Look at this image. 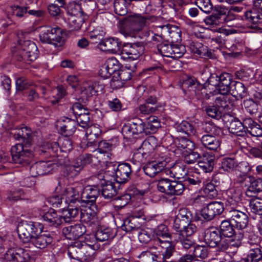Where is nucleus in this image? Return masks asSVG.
I'll return each instance as SVG.
<instances>
[{"mask_svg": "<svg viewBox=\"0 0 262 262\" xmlns=\"http://www.w3.org/2000/svg\"><path fill=\"white\" fill-rule=\"evenodd\" d=\"M226 206L230 209H238L242 204V193L241 190L231 188L227 191Z\"/></svg>", "mask_w": 262, "mask_h": 262, "instance_id": "nucleus-16", "label": "nucleus"}, {"mask_svg": "<svg viewBox=\"0 0 262 262\" xmlns=\"http://www.w3.org/2000/svg\"><path fill=\"white\" fill-rule=\"evenodd\" d=\"M219 93L227 94L230 90V84L232 81V76L228 73H223L219 76Z\"/></svg>", "mask_w": 262, "mask_h": 262, "instance_id": "nucleus-30", "label": "nucleus"}, {"mask_svg": "<svg viewBox=\"0 0 262 262\" xmlns=\"http://www.w3.org/2000/svg\"><path fill=\"white\" fill-rule=\"evenodd\" d=\"M229 219L223 221L220 226L219 232L221 235L231 238L235 233L234 225Z\"/></svg>", "mask_w": 262, "mask_h": 262, "instance_id": "nucleus-36", "label": "nucleus"}, {"mask_svg": "<svg viewBox=\"0 0 262 262\" xmlns=\"http://www.w3.org/2000/svg\"><path fill=\"white\" fill-rule=\"evenodd\" d=\"M207 206L214 216L221 214L224 209L223 203L221 202H212Z\"/></svg>", "mask_w": 262, "mask_h": 262, "instance_id": "nucleus-62", "label": "nucleus"}, {"mask_svg": "<svg viewBox=\"0 0 262 262\" xmlns=\"http://www.w3.org/2000/svg\"><path fill=\"white\" fill-rule=\"evenodd\" d=\"M182 155L184 157V161L187 164L194 163L200 158V155L193 150L190 151H186Z\"/></svg>", "mask_w": 262, "mask_h": 262, "instance_id": "nucleus-64", "label": "nucleus"}, {"mask_svg": "<svg viewBox=\"0 0 262 262\" xmlns=\"http://www.w3.org/2000/svg\"><path fill=\"white\" fill-rule=\"evenodd\" d=\"M55 167V164L51 161H39L32 164L30 166V174L32 177L48 174L52 171Z\"/></svg>", "mask_w": 262, "mask_h": 262, "instance_id": "nucleus-13", "label": "nucleus"}, {"mask_svg": "<svg viewBox=\"0 0 262 262\" xmlns=\"http://www.w3.org/2000/svg\"><path fill=\"white\" fill-rule=\"evenodd\" d=\"M145 124L139 118H135L125 123L122 126V132L124 136L130 138L134 135L145 134Z\"/></svg>", "mask_w": 262, "mask_h": 262, "instance_id": "nucleus-10", "label": "nucleus"}, {"mask_svg": "<svg viewBox=\"0 0 262 262\" xmlns=\"http://www.w3.org/2000/svg\"><path fill=\"white\" fill-rule=\"evenodd\" d=\"M246 131L253 137H259L262 136V128L251 118H245L244 120Z\"/></svg>", "mask_w": 262, "mask_h": 262, "instance_id": "nucleus-31", "label": "nucleus"}, {"mask_svg": "<svg viewBox=\"0 0 262 262\" xmlns=\"http://www.w3.org/2000/svg\"><path fill=\"white\" fill-rule=\"evenodd\" d=\"M85 18L83 15L70 16L67 18L68 24L69 28L71 30H79L83 23H84Z\"/></svg>", "mask_w": 262, "mask_h": 262, "instance_id": "nucleus-44", "label": "nucleus"}, {"mask_svg": "<svg viewBox=\"0 0 262 262\" xmlns=\"http://www.w3.org/2000/svg\"><path fill=\"white\" fill-rule=\"evenodd\" d=\"M235 100L231 95L228 94H221L216 98L215 103L216 105L226 111L230 110L235 104Z\"/></svg>", "mask_w": 262, "mask_h": 262, "instance_id": "nucleus-27", "label": "nucleus"}, {"mask_svg": "<svg viewBox=\"0 0 262 262\" xmlns=\"http://www.w3.org/2000/svg\"><path fill=\"white\" fill-rule=\"evenodd\" d=\"M42 42L53 45L55 47H61L64 42L62 30L59 27H45L39 34Z\"/></svg>", "mask_w": 262, "mask_h": 262, "instance_id": "nucleus-6", "label": "nucleus"}, {"mask_svg": "<svg viewBox=\"0 0 262 262\" xmlns=\"http://www.w3.org/2000/svg\"><path fill=\"white\" fill-rule=\"evenodd\" d=\"M149 19V17L140 14L129 15L124 20L121 32L126 37H135L147 25Z\"/></svg>", "mask_w": 262, "mask_h": 262, "instance_id": "nucleus-5", "label": "nucleus"}, {"mask_svg": "<svg viewBox=\"0 0 262 262\" xmlns=\"http://www.w3.org/2000/svg\"><path fill=\"white\" fill-rule=\"evenodd\" d=\"M227 215L235 228L243 230L247 227L249 217L247 213L238 209H230Z\"/></svg>", "mask_w": 262, "mask_h": 262, "instance_id": "nucleus-11", "label": "nucleus"}, {"mask_svg": "<svg viewBox=\"0 0 262 262\" xmlns=\"http://www.w3.org/2000/svg\"><path fill=\"white\" fill-rule=\"evenodd\" d=\"M96 85V83H94L92 82L84 83L81 92L82 95L89 98L95 95L97 92V90L95 89Z\"/></svg>", "mask_w": 262, "mask_h": 262, "instance_id": "nucleus-56", "label": "nucleus"}, {"mask_svg": "<svg viewBox=\"0 0 262 262\" xmlns=\"http://www.w3.org/2000/svg\"><path fill=\"white\" fill-rule=\"evenodd\" d=\"M262 260V251L260 247L256 245L251 248L247 257L242 259V262H259Z\"/></svg>", "mask_w": 262, "mask_h": 262, "instance_id": "nucleus-34", "label": "nucleus"}, {"mask_svg": "<svg viewBox=\"0 0 262 262\" xmlns=\"http://www.w3.org/2000/svg\"><path fill=\"white\" fill-rule=\"evenodd\" d=\"M156 31L157 33H154L151 36V38L153 41L156 42L161 41L166 35H169L171 38L174 37V35L178 36V37H180V34L178 32L174 33L171 30V28L169 27V25H163L157 26L156 27Z\"/></svg>", "mask_w": 262, "mask_h": 262, "instance_id": "nucleus-21", "label": "nucleus"}, {"mask_svg": "<svg viewBox=\"0 0 262 262\" xmlns=\"http://www.w3.org/2000/svg\"><path fill=\"white\" fill-rule=\"evenodd\" d=\"M105 184L100 180V185L102 186V195L106 199H111L117 193V189L114 183L106 181L103 180Z\"/></svg>", "mask_w": 262, "mask_h": 262, "instance_id": "nucleus-28", "label": "nucleus"}, {"mask_svg": "<svg viewBox=\"0 0 262 262\" xmlns=\"http://www.w3.org/2000/svg\"><path fill=\"white\" fill-rule=\"evenodd\" d=\"M245 194L246 196L251 197L252 194H255L262 191V179L256 178L250 176V183Z\"/></svg>", "mask_w": 262, "mask_h": 262, "instance_id": "nucleus-29", "label": "nucleus"}, {"mask_svg": "<svg viewBox=\"0 0 262 262\" xmlns=\"http://www.w3.org/2000/svg\"><path fill=\"white\" fill-rule=\"evenodd\" d=\"M39 51L36 44L31 41H25L19 49L15 58L19 61H32L38 56Z\"/></svg>", "mask_w": 262, "mask_h": 262, "instance_id": "nucleus-8", "label": "nucleus"}, {"mask_svg": "<svg viewBox=\"0 0 262 262\" xmlns=\"http://www.w3.org/2000/svg\"><path fill=\"white\" fill-rule=\"evenodd\" d=\"M94 245H91L84 243L82 246V253H81V259L80 262H90L93 260L94 254Z\"/></svg>", "mask_w": 262, "mask_h": 262, "instance_id": "nucleus-42", "label": "nucleus"}, {"mask_svg": "<svg viewBox=\"0 0 262 262\" xmlns=\"http://www.w3.org/2000/svg\"><path fill=\"white\" fill-rule=\"evenodd\" d=\"M84 209H80V218L81 222L85 223L94 222L96 217V212L94 210L95 207L91 205H84Z\"/></svg>", "mask_w": 262, "mask_h": 262, "instance_id": "nucleus-32", "label": "nucleus"}, {"mask_svg": "<svg viewBox=\"0 0 262 262\" xmlns=\"http://www.w3.org/2000/svg\"><path fill=\"white\" fill-rule=\"evenodd\" d=\"M82 245L79 242H76L74 244L71 245L68 249V254L69 257L80 261L81 259L80 257Z\"/></svg>", "mask_w": 262, "mask_h": 262, "instance_id": "nucleus-39", "label": "nucleus"}, {"mask_svg": "<svg viewBox=\"0 0 262 262\" xmlns=\"http://www.w3.org/2000/svg\"><path fill=\"white\" fill-rule=\"evenodd\" d=\"M119 143V141L116 138L108 141H102L99 143L97 150L101 154L105 153L115 148Z\"/></svg>", "mask_w": 262, "mask_h": 262, "instance_id": "nucleus-40", "label": "nucleus"}, {"mask_svg": "<svg viewBox=\"0 0 262 262\" xmlns=\"http://www.w3.org/2000/svg\"><path fill=\"white\" fill-rule=\"evenodd\" d=\"M177 147L183 154L186 151H190L194 149L195 145L193 142L186 138H181L177 143Z\"/></svg>", "mask_w": 262, "mask_h": 262, "instance_id": "nucleus-41", "label": "nucleus"}, {"mask_svg": "<svg viewBox=\"0 0 262 262\" xmlns=\"http://www.w3.org/2000/svg\"><path fill=\"white\" fill-rule=\"evenodd\" d=\"M136 69L135 64H134L132 66L126 64L122 70L120 71L119 74L120 78L123 81H128L132 77V72H133Z\"/></svg>", "mask_w": 262, "mask_h": 262, "instance_id": "nucleus-57", "label": "nucleus"}, {"mask_svg": "<svg viewBox=\"0 0 262 262\" xmlns=\"http://www.w3.org/2000/svg\"><path fill=\"white\" fill-rule=\"evenodd\" d=\"M98 46L101 50L117 53L120 49L121 42L118 38L110 37L99 42Z\"/></svg>", "mask_w": 262, "mask_h": 262, "instance_id": "nucleus-19", "label": "nucleus"}, {"mask_svg": "<svg viewBox=\"0 0 262 262\" xmlns=\"http://www.w3.org/2000/svg\"><path fill=\"white\" fill-rule=\"evenodd\" d=\"M86 232L85 227L81 224L70 226L63 229V233L67 238L75 240Z\"/></svg>", "mask_w": 262, "mask_h": 262, "instance_id": "nucleus-22", "label": "nucleus"}, {"mask_svg": "<svg viewBox=\"0 0 262 262\" xmlns=\"http://www.w3.org/2000/svg\"><path fill=\"white\" fill-rule=\"evenodd\" d=\"M15 138L21 140L22 143H18L11 149V156L14 163L23 165H27L32 157L31 151L28 149L32 142L31 130L27 127L18 130Z\"/></svg>", "mask_w": 262, "mask_h": 262, "instance_id": "nucleus-2", "label": "nucleus"}, {"mask_svg": "<svg viewBox=\"0 0 262 262\" xmlns=\"http://www.w3.org/2000/svg\"><path fill=\"white\" fill-rule=\"evenodd\" d=\"M177 130L188 136H195L196 130L192 124L187 121H183L177 126Z\"/></svg>", "mask_w": 262, "mask_h": 262, "instance_id": "nucleus-46", "label": "nucleus"}, {"mask_svg": "<svg viewBox=\"0 0 262 262\" xmlns=\"http://www.w3.org/2000/svg\"><path fill=\"white\" fill-rule=\"evenodd\" d=\"M79 207L77 206L71 207L69 205L67 209L63 210L62 215L58 214L55 210L51 209L46 212L42 216V218L48 225L57 227L63 223V221L70 223L78 219Z\"/></svg>", "mask_w": 262, "mask_h": 262, "instance_id": "nucleus-4", "label": "nucleus"}, {"mask_svg": "<svg viewBox=\"0 0 262 262\" xmlns=\"http://www.w3.org/2000/svg\"><path fill=\"white\" fill-rule=\"evenodd\" d=\"M202 129L206 133L214 136H219L222 133L221 128L211 122H205L202 124Z\"/></svg>", "mask_w": 262, "mask_h": 262, "instance_id": "nucleus-47", "label": "nucleus"}, {"mask_svg": "<svg viewBox=\"0 0 262 262\" xmlns=\"http://www.w3.org/2000/svg\"><path fill=\"white\" fill-rule=\"evenodd\" d=\"M219 107L216 104L208 105L205 107V111L209 117L219 119L222 116V113Z\"/></svg>", "mask_w": 262, "mask_h": 262, "instance_id": "nucleus-61", "label": "nucleus"}, {"mask_svg": "<svg viewBox=\"0 0 262 262\" xmlns=\"http://www.w3.org/2000/svg\"><path fill=\"white\" fill-rule=\"evenodd\" d=\"M114 237V235L110 228L99 229L95 233L96 239L100 242H104Z\"/></svg>", "mask_w": 262, "mask_h": 262, "instance_id": "nucleus-51", "label": "nucleus"}, {"mask_svg": "<svg viewBox=\"0 0 262 262\" xmlns=\"http://www.w3.org/2000/svg\"><path fill=\"white\" fill-rule=\"evenodd\" d=\"M93 158L94 157L91 155H81L76 158L72 164L81 171L85 165L92 161Z\"/></svg>", "mask_w": 262, "mask_h": 262, "instance_id": "nucleus-45", "label": "nucleus"}, {"mask_svg": "<svg viewBox=\"0 0 262 262\" xmlns=\"http://www.w3.org/2000/svg\"><path fill=\"white\" fill-rule=\"evenodd\" d=\"M231 91V95L235 100L242 99L247 94V89L244 84L240 82H235Z\"/></svg>", "mask_w": 262, "mask_h": 262, "instance_id": "nucleus-37", "label": "nucleus"}, {"mask_svg": "<svg viewBox=\"0 0 262 262\" xmlns=\"http://www.w3.org/2000/svg\"><path fill=\"white\" fill-rule=\"evenodd\" d=\"M30 255L28 252L21 248H16L15 262H28Z\"/></svg>", "mask_w": 262, "mask_h": 262, "instance_id": "nucleus-60", "label": "nucleus"}, {"mask_svg": "<svg viewBox=\"0 0 262 262\" xmlns=\"http://www.w3.org/2000/svg\"><path fill=\"white\" fill-rule=\"evenodd\" d=\"M17 231L23 243H31L38 249H44L52 242V237L49 233L37 235V229L32 222H21L17 227Z\"/></svg>", "mask_w": 262, "mask_h": 262, "instance_id": "nucleus-1", "label": "nucleus"}, {"mask_svg": "<svg viewBox=\"0 0 262 262\" xmlns=\"http://www.w3.org/2000/svg\"><path fill=\"white\" fill-rule=\"evenodd\" d=\"M99 185H88L81 191L82 203L83 205H91L96 209L95 204L96 198L99 194Z\"/></svg>", "mask_w": 262, "mask_h": 262, "instance_id": "nucleus-14", "label": "nucleus"}, {"mask_svg": "<svg viewBox=\"0 0 262 262\" xmlns=\"http://www.w3.org/2000/svg\"><path fill=\"white\" fill-rule=\"evenodd\" d=\"M101 134V129L96 125H91L86 128L85 136L88 146H96L98 143V138Z\"/></svg>", "mask_w": 262, "mask_h": 262, "instance_id": "nucleus-25", "label": "nucleus"}, {"mask_svg": "<svg viewBox=\"0 0 262 262\" xmlns=\"http://www.w3.org/2000/svg\"><path fill=\"white\" fill-rule=\"evenodd\" d=\"M77 122L73 119L69 118H65L58 122V126L60 127L61 133L64 136H71L75 133Z\"/></svg>", "mask_w": 262, "mask_h": 262, "instance_id": "nucleus-24", "label": "nucleus"}, {"mask_svg": "<svg viewBox=\"0 0 262 262\" xmlns=\"http://www.w3.org/2000/svg\"><path fill=\"white\" fill-rule=\"evenodd\" d=\"M168 171L172 174L173 177L177 179L184 178L187 174V171L183 165H174L170 170H168Z\"/></svg>", "mask_w": 262, "mask_h": 262, "instance_id": "nucleus-59", "label": "nucleus"}, {"mask_svg": "<svg viewBox=\"0 0 262 262\" xmlns=\"http://www.w3.org/2000/svg\"><path fill=\"white\" fill-rule=\"evenodd\" d=\"M174 245L171 241V236L169 237H155L154 244L148 247L146 251H142L138 258L142 262H148L159 256H164L166 252L173 254Z\"/></svg>", "mask_w": 262, "mask_h": 262, "instance_id": "nucleus-3", "label": "nucleus"}, {"mask_svg": "<svg viewBox=\"0 0 262 262\" xmlns=\"http://www.w3.org/2000/svg\"><path fill=\"white\" fill-rule=\"evenodd\" d=\"M66 10L68 17L83 15L80 6L75 2L69 3Z\"/></svg>", "mask_w": 262, "mask_h": 262, "instance_id": "nucleus-53", "label": "nucleus"}, {"mask_svg": "<svg viewBox=\"0 0 262 262\" xmlns=\"http://www.w3.org/2000/svg\"><path fill=\"white\" fill-rule=\"evenodd\" d=\"M167 164L166 159L147 162L143 167L145 173L150 177H154L164 169Z\"/></svg>", "mask_w": 262, "mask_h": 262, "instance_id": "nucleus-17", "label": "nucleus"}, {"mask_svg": "<svg viewBox=\"0 0 262 262\" xmlns=\"http://www.w3.org/2000/svg\"><path fill=\"white\" fill-rule=\"evenodd\" d=\"M194 170V171H190L188 172L187 178H185V181L190 185H200L203 181V178L200 171H198L196 169Z\"/></svg>", "mask_w": 262, "mask_h": 262, "instance_id": "nucleus-43", "label": "nucleus"}, {"mask_svg": "<svg viewBox=\"0 0 262 262\" xmlns=\"http://www.w3.org/2000/svg\"><path fill=\"white\" fill-rule=\"evenodd\" d=\"M88 35L93 43L102 41L105 32L104 29L100 26H96L95 23L91 24L87 28Z\"/></svg>", "mask_w": 262, "mask_h": 262, "instance_id": "nucleus-23", "label": "nucleus"}, {"mask_svg": "<svg viewBox=\"0 0 262 262\" xmlns=\"http://www.w3.org/2000/svg\"><path fill=\"white\" fill-rule=\"evenodd\" d=\"M201 142L203 145L209 150H216L220 145L219 140L212 135L203 136L201 138Z\"/></svg>", "mask_w": 262, "mask_h": 262, "instance_id": "nucleus-35", "label": "nucleus"}, {"mask_svg": "<svg viewBox=\"0 0 262 262\" xmlns=\"http://www.w3.org/2000/svg\"><path fill=\"white\" fill-rule=\"evenodd\" d=\"M144 47L140 43L125 45L121 52V57L124 60L137 59L143 53Z\"/></svg>", "mask_w": 262, "mask_h": 262, "instance_id": "nucleus-15", "label": "nucleus"}, {"mask_svg": "<svg viewBox=\"0 0 262 262\" xmlns=\"http://www.w3.org/2000/svg\"><path fill=\"white\" fill-rule=\"evenodd\" d=\"M243 106L246 111L251 115L257 113L259 109V104L252 99L245 100Z\"/></svg>", "mask_w": 262, "mask_h": 262, "instance_id": "nucleus-50", "label": "nucleus"}, {"mask_svg": "<svg viewBox=\"0 0 262 262\" xmlns=\"http://www.w3.org/2000/svg\"><path fill=\"white\" fill-rule=\"evenodd\" d=\"M192 53L200 56H207L212 57V53L209 51L207 47L204 46L202 43L199 42H192L189 47Z\"/></svg>", "mask_w": 262, "mask_h": 262, "instance_id": "nucleus-33", "label": "nucleus"}, {"mask_svg": "<svg viewBox=\"0 0 262 262\" xmlns=\"http://www.w3.org/2000/svg\"><path fill=\"white\" fill-rule=\"evenodd\" d=\"M197 6L204 12L209 13L213 9V5L210 0H196Z\"/></svg>", "mask_w": 262, "mask_h": 262, "instance_id": "nucleus-63", "label": "nucleus"}, {"mask_svg": "<svg viewBox=\"0 0 262 262\" xmlns=\"http://www.w3.org/2000/svg\"><path fill=\"white\" fill-rule=\"evenodd\" d=\"M82 188L81 186L76 187H69L66 189L63 194V199H64L66 204L70 206L78 207L83 206L82 203L81 191Z\"/></svg>", "mask_w": 262, "mask_h": 262, "instance_id": "nucleus-12", "label": "nucleus"}, {"mask_svg": "<svg viewBox=\"0 0 262 262\" xmlns=\"http://www.w3.org/2000/svg\"><path fill=\"white\" fill-rule=\"evenodd\" d=\"M229 132L237 136L244 137L247 135L244 121L242 123L238 119L232 118L228 125Z\"/></svg>", "mask_w": 262, "mask_h": 262, "instance_id": "nucleus-26", "label": "nucleus"}, {"mask_svg": "<svg viewBox=\"0 0 262 262\" xmlns=\"http://www.w3.org/2000/svg\"><path fill=\"white\" fill-rule=\"evenodd\" d=\"M131 173L130 164L126 163L119 164L115 170V180L118 183H125L130 179Z\"/></svg>", "mask_w": 262, "mask_h": 262, "instance_id": "nucleus-18", "label": "nucleus"}, {"mask_svg": "<svg viewBox=\"0 0 262 262\" xmlns=\"http://www.w3.org/2000/svg\"><path fill=\"white\" fill-rule=\"evenodd\" d=\"M214 165V159L211 156H204L198 162V166L204 173L212 171Z\"/></svg>", "mask_w": 262, "mask_h": 262, "instance_id": "nucleus-38", "label": "nucleus"}, {"mask_svg": "<svg viewBox=\"0 0 262 262\" xmlns=\"http://www.w3.org/2000/svg\"><path fill=\"white\" fill-rule=\"evenodd\" d=\"M249 207L253 213L262 215V199L259 198L252 199L250 201Z\"/></svg>", "mask_w": 262, "mask_h": 262, "instance_id": "nucleus-52", "label": "nucleus"}, {"mask_svg": "<svg viewBox=\"0 0 262 262\" xmlns=\"http://www.w3.org/2000/svg\"><path fill=\"white\" fill-rule=\"evenodd\" d=\"M157 146V139L154 136L149 137L143 142L141 146L134 154L133 159L138 162H143L154 153Z\"/></svg>", "mask_w": 262, "mask_h": 262, "instance_id": "nucleus-7", "label": "nucleus"}, {"mask_svg": "<svg viewBox=\"0 0 262 262\" xmlns=\"http://www.w3.org/2000/svg\"><path fill=\"white\" fill-rule=\"evenodd\" d=\"M69 137L64 136L58 140L60 149L63 152L70 151L73 148V142Z\"/></svg>", "mask_w": 262, "mask_h": 262, "instance_id": "nucleus-54", "label": "nucleus"}, {"mask_svg": "<svg viewBox=\"0 0 262 262\" xmlns=\"http://www.w3.org/2000/svg\"><path fill=\"white\" fill-rule=\"evenodd\" d=\"M77 116V123L83 127L86 128L90 126V117L89 110H84L83 114H79V112H76Z\"/></svg>", "mask_w": 262, "mask_h": 262, "instance_id": "nucleus-48", "label": "nucleus"}, {"mask_svg": "<svg viewBox=\"0 0 262 262\" xmlns=\"http://www.w3.org/2000/svg\"><path fill=\"white\" fill-rule=\"evenodd\" d=\"M204 240L208 246L212 248L216 247L220 251H224L227 244L219 231L213 227L205 230Z\"/></svg>", "mask_w": 262, "mask_h": 262, "instance_id": "nucleus-9", "label": "nucleus"}, {"mask_svg": "<svg viewBox=\"0 0 262 262\" xmlns=\"http://www.w3.org/2000/svg\"><path fill=\"white\" fill-rule=\"evenodd\" d=\"M244 17L245 20L253 25L262 23V10L255 6V0L252 8L245 12Z\"/></svg>", "mask_w": 262, "mask_h": 262, "instance_id": "nucleus-20", "label": "nucleus"}, {"mask_svg": "<svg viewBox=\"0 0 262 262\" xmlns=\"http://www.w3.org/2000/svg\"><path fill=\"white\" fill-rule=\"evenodd\" d=\"M177 242L180 243L182 247L186 250L194 245V242L192 238L188 236H185L183 233L178 234Z\"/></svg>", "mask_w": 262, "mask_h": 262, "instance_id": "nucleus-55", "label": "nucleus"}, {"mask_svg": "<svg viewBox=\"0 0 262 262\" xmlns=\"http://www.w3.org/2000/svg\"><path fill=\"white\" fill-rule=\"evenodd\" d=\"M125 0H115L114 3V11L116 14L123 16L127 12L126 6L125 2H127Z\"/></svg>", "mask_w": 262, "mask_h": 262, "instance_id": "nucleus-58", "label": "nucleus"}, {"mask_svg": "<svg viewBox=\"0 0 262 262\" xmlns=\"http://www.w3.org/2000/svg\"><path fill=\"white\" fill-rule=\"evenodd\" d=\"M233 237H231V238H226L224 237V240L227 243V246L225 248V251L229 247H233L238 248L242 245V240L244 237V234L239 233L238 234H235L233 235Z\"/></svg>", "mask_w": 262, "mask_h": 262, "instance_id": "nucleus-49", "label": "nucleus"}]
</instances>
